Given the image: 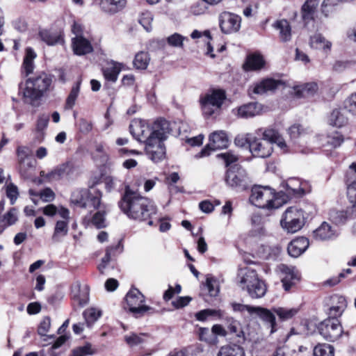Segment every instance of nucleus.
Listing matches in <instances>:
<instances>
[{"label": "nucleus", "instance_id": "1", "mask_svg": "<svg viewBox=\"0 0 356 356\" xmlns=\"http://www.w3.org/2000/svg\"><path fill=\"white\" fill-rule=\"evenodd\" d=\"M118 204L120 209L129 218L138 221L147 220L148 225H153L151 218L152 216L156 214L157 209L149 199L140 195L127 187Z\"/></svg>", "mask_w": 356, "mask_h": 356}, {"label": "nucleus", "instance_id": "2", "mask_svg": "<svg viewBox=\"0 0 356 356\" xmlns=\"http://www.w3.org/2000/svg\"><path fill=\"white\" fill-rule=\"evenodd\" d=\"M52 83L51 76L42 72L29 78L25 87L19 84V94L23 96L25 102H33L40 99L50 88Z\"/></svg>", "mask_w": 356, "mask_h": 356}, {"label": "nucleus", "instance_id": "3", "mask_svg": "<svg viewBox=\"0 0 356 356\" xmlns=\"http://www.w3.org/2000/svg\"><path fill=\"white\" fill-rule=\"evenodd\" d=\"M238 284L241 289L246 291L252 299L264 297L267 291L265 282L259 278L255 270L246 267L238 273Z\"/></svg>", "mask_w": 356, "mask_h": 356}, {"label": "nucleus", "instance_id": "4", "mask_svg": "<svg viewBox=\"0 0 356 356\" xmlns=\"http://www.w3.org/2000/svg\"><path fill=\"white\" fill-rule=\"evenodd\" d=\"M250 201L256 207L263 209H277L282 203L274 189L269 186H254L252 188Z\"/></svg>", "mask_w": 356, "mask_h": 356}, {"label": "nucleus", "instance_id": "5", "mask_svg": "<svg viewBox=\"0 0 356 356\" xmlns=\"http://www.w3.org/2000/svg\"><path fill=\"white\" fill-rule=\"evenodd\" d=\"M226 99L225 91L222 89H211L200 98L202 111L205 116H211L218 111Z\"/></svg>", "mask_w": 356, "mask_h": 356}, {"label": "nucleus", "instance_id": "6", "mask_svg": "<svg viewBox=\"0 0 356 356\" xmlns=\"http://www.w3.org/2000/svg\"><path fill=\"white\" fill-rule=\"evenodd\" d=\"M17 170L22 177L31 179L35 172L36 160L33 157L31 149L27 146H18L16 149Z\"/></svg>", "mask_w": 356, "mask_h": 356}, {"label": "nucleus", "instance_id": "7", "mask_svg": "<svg viewBox=\"0 0 356 356\" xmlns=\"http://www.w3.org/2000/svg\"><path fill=\"white\" fill-rule=\"evenodd\" d=\"M305 218L302 209L295 207H289L283 213L280 224L289 233L299 231L305 225Z\"/></svg>", "mask_w": 356, "mask_h": 356}, {"label": "nucleus", "instance_id": "8", "mask_svg": "<svg viewBox=\"0 0 356 356\" xmlns=\"http://www.w3.org/2000/svg\"><path fill=\"white\" fill-rule=\"evenodd\" d=\"M225 181L232 188L245 190L250 180L246 170L238 164H234L227 170Z\"/></svg>", "mask_w": 356, "mask_h": 356}, {"label": "nucleus", "instance_id": "9", "mask_svg": "<svg viewBox=\"0 0 356 356\" xmlns=\"http://www.w3.org/2000/svg\"><path fill=\"white\" fill-rule=\"evenodd\" d=\"M125 300L130 312L136 318L143 316L151 309V307L143 305L145 297L137 289H131L127 293Z\"/></svg>", "mask_w": 356, "mask_h": 356}, {"label": "nucleus", "instance_id": "10", "mask_svg": "<svg viewBox=\"0 0 356 356\" xmlns=\"http://www.w3.org/2000/svg\"><path fill=\"white\" fill-rule=\"evenodd\" d=\"M320 334L327 341H334L343 333V327L339 319L326 318L318 325Z\"/></svg>", "mask_w": 356, "mask_h": 356}, {"label": "nucleus", "instance_id": "11", "mask_svg": "<svg viewBox=\"0 0 356 356\" xmlns=\"http://www.w3.org/2000/svg\"><path fill=\"white\" fill-rule=\"evenodd\" d=\"M228 145L229 138L226 132L224 131H214L209 136V143L196 155V157L207 156L211 151L227 148Z\"/></svg>", "mask_w": 356, "mask_h": 356}, {"label": "nucleus", "instance_id": "12", "mask_svg": "<svg viewBox=\"0 0 356 356\" xmlns=\"http://www.w3.org/2000/svg\"><path fill=\"white\" fill-rule=\"evenodd\" d=\"M241 18L238 15L229 12H223L219 15V25L225 34L236 33L241 28Z\"/></svg>", "mask_w": 356, "mask_h": 356}, {"label": "nucleus", "instance_id": "13", "mask_svg": "<svg viewBox=\"0 0 356 356\" xmlns=\"http://www.w3.org/2000/svg\"><path fill=\"white\" fill-rule=\"evenodd\" d=\"M129 130L134 138L145 145L150 138H153L152 124H148L144 120L132 121L129 125Z\"/></svg>", "mask_w": 356, "mask_h": 356}, {"label": "nucleus", "instance_id": "14", "mask_svg": "<svg viewBox=\"0 0 356 356\" xmlns=\"http://www.w3.org/2000/svg\"><path fill=\"white\" fill-rule=\"evenodd\" d=\"M145 152L147 157L154 163L163 160L165 157L166 149L164 141L150 138L145 145Z\"/></svg>", "mask_w": 356, "mask_h": 356}, {"label": "nucleus", "instance_id": "15", "mask_svg": "<svg viewBox=\"0 0 356 356\" xmlns=\"http://www.w3.org/2000/svg\"><path fill=\"white\" fill-rule=\"evenodd\" d=\"M250 151L254 156L266 158L271 155L273 147L268 141H264L260 137L253 135Z\"/></svg>", "mask_w": 356, "mask_h": 356}, {"label": "nucleus", "instance_id": "16", "mask_svg": "<svg viewBox=\"0 0 356 356\" xmlns=\"http://www.w3.org/2000/svg\"><path fill=\"white\" fill-rule=\"evenodd\" d=\"M278 268L284 275L282 278V286L286 291H289L300 280L298 273L293 267L283 264L279 265Z\"/></svg>", "mask_w": 356, "mask_h": 356}, {"label": "nucleus", "instance_id": "17", "mask_svg": "<svg viewBox=\"0 0 356 356\" xmlns=\"http://www.w3.org/2000/svg\"><path fill=\"white\" fill-rule=\"evenodd\" d=\"M106 207L103 206L102 209H98L93 214L90 211L83 218V223L88 226H94L97 229L104 228L106 227Z\"/></svg>", "mask_w": 356, "mask_h": 356}, {"label": "nucleus", "instance_id": "18", "mask_svg": "<svg viewBox=\"0 0 356 356\" xmlns=\"http://www.w3.org/2000/svg\"><path fill=\"white\" fill-rule=\"evenodd\" d=\"M153 138L165 141L171 132L170 124L165 119H158L152 124Z\"/></svg>", "mask_w": 356, "mask_h": 356}, {"label": "nucleus", "instance_id": "19", "mask_svg": "<svg viewBox=\"0 0 356 356\" xmlns=\"http://www.w3.org/2000/svg\"><path fill=\"white\" fill-rule=\"evenodd\" d=\"M332 305L327 311V318H337L340 317L347 307L346 300L343 296L334 295L331 296Z\"/></svg>", "mask_w": 356, "mask_h": 356}, {"label": "nucleus", "instance_id": "20", "mask_svg": "<svg viewBox=\"0 0 356 356\" xmlns=\"http://www.w3.org/2000/svg\"><path fill=\"white\" fill-rule=\"evenodd\" d=\"M72 297L81 307L87 304L89 299V289L87 285L82 286L76 282L72 286Z\"/></svg>", "mask_w": 356, "mask_h": 356}, {"label": "nucleus", "instance_id": "21", "mask_svg": "<svg viewBox=\"0 0 356 356\" xmlns=\"http://www.w3.org/2000/svg\"><path fill=\"white\" fill-rule=\"evenodd\" d=\"M261 108V105L259 103L250 102L239 106L234 113L241 118H253L260 114Z\"/></svg>", "mask_w": 356, "mask_h": 356}, {"label": "nucleus", "instance_id": "22", "mask_svg": "<svg viewBox=\"0 0 356 356\" xmlns=\"http://www.w3.org/2000/svg\"><path fill=\"white\" fill-rule=\"evenodd\" d=\"M309 243L305 237H298L288 245L287 251L290 256L298 257L301 255L309 247Z\"/></svg>", "mask_w": 356, "mask_h": 356}, {"label": "nucleus", "instance_id": "23", "mask_svg": "<svg viewBox=\"0 0 356 356\" xmlns=\"http://www.w3.org/2000/svg\"><path fill=\"white\" fill-rule=\"evenodd\" d=\"M72 48L75 54L81 56L92 51L90 42L83 36H76L72 39Z\"/></svg>", "mask_w": 356, "mask_h": 356}, {"label": "nucleus", "instance_id": "24", "mask_svg": "<svg viewBox=\"0 0 356 356\" xmlns=\"http://www.w3.org/2000/svg\"><path fill=\"white\" fill-rule=\"evenodd\" d=\"M337 235L336 229L326 222H323L320 227L314 231V238L319 241L332 239Z\"/></svg>", "mask_w": 356, "mask_h": 356}, {"label": "nucleus", "instance_id": "25", "mask_svg": "<svg viewBox=\"0 0 356 356\" xmlns=\"http://www.w3.org/2000/svg\"><path fill=\"white\" fill-rule=\"evenodd\" d=\"M126 3V0H100L99 7L104 13L113 14L122 10Z\"/></svg>", "mask_w": 356, "mask_h": 356}, {"label": "nucleus", "instance_id": "26", "mask_svg": "<svg viewBox=\"0 0 356 356\" xmlns=\"http://www.w3.org/2000/svg\"><path fill=\"white\" fill-rule=\"evenodd\" d=\"M305 184L297 178H290L284 184L289 195H302L305 193Z\"/></svg>", "mask_w": 356, "mask_h": 356}, {"label": "nucleus", "instance_id": "27", "mask_svg": "<svg viewBox=\"0 0 356 356\" xmlns=\"http://www.w3.org/2000/svg\"><path fill=\"white\" fill-rule=\"evenodd\" d=\"M264 64L263 56L259 54L254 53L247 56L243 69L245 71L259 70L264 67Z\"/></svg>", "mask_w": 356, "mask_h": 356}, {"label": "nucleus", "instance_id": "28", "mask_svg": "<svg viewBox=\"0 0 356 356\" xmlns=\"http://www.w3.org/2000/svg\"><path fill=\"white\" fill-rule=\"evenodd\" d=\"M309 45L313 49H321L326 52L331 49L332 43L321 33H316L310 37Z\"/></svg>", "mask_w": 356, "mask_h": 356}, {"label": "nucleus", "instance_id": "29", "mask_svg": "<svg viewBox=\"0 0 356 356\" xmlns=\"http://www.w3.org/2000/svg\"><path fill=\"white\" fill-rule=\"evenodd\" d=\"M102 197V193L100 191L95 188L89 190L85 208H93L94 210L102 209L104 205L101 203Z\"/></svg>", "mask_w": 356, "mask_h": 356}, {"label": "nucleus", "instance_id": "30", "mask_svg": "<svg viewBox=\"0 0 356 356\" xmlns=\"http://www.w3.org/2000/svg\"><path fill=\"white\" fill-rule=\"evenodd\" d=\"M273 27L280 32L281 41L286 42L291 38V28L286 19H280L273 24Z\"/></svg>", "mask_w": 356, "mask_h": 356}, {"label": "nucleus", "instance_id": "31", "mask_svg": "<svg viewBox=\"0 0 356 356\" xmlns=\"http://www.w3.org/2000/svg\"><path fill=\"white\" fill-rule=\"evenodd\" d=\"M254 314H256L264 321L270 324L271 327V333L275 331V317L271 311L261 307H255L254 310Z\"/></svg>", "mask_w": 356, "mask_h": 356}, {"label": "nucleus", "instance_id": "32", "mask_svg": "<svg viewBox=\"0 0 356 356\" xmlns=\"http://www.w3.org/2000/svg\"><path fill=\"white\" fill-rule=\"evenodd\" d=\"M35 58L36 54L33 49L30 47L27 48L22 64V73L24 74L26 76H28L33 72L35 67L34 59Z\"/></svg>", "mask_w": 356, "mask_h": 356}, {"label": "nucleus", "instance_id": "33", "mask_svg": "<svg viewBox=\"0 0 356 356\" xmlns=\"http://www.w3.org/2000/svg\"><path fill=\"white\" fill-rule=\"evenodd\" d=\"M280 83V81H275L273 79H264L261 82L255 84L253 88V92L255 94L261 95L268 91H273L277 88Z\"/></svg>", "mask_w": 356, "mask_h": 356}, {"label": "nucleus", "instance_id": "34", "mask_svg": "<svg viewBox=\"0 0 356 356\" xmlns=\"http://www.w3.org/2000/svg\"><path fill=\"white\" fill-rule=\"evenodd\" d=\"M17 220V211L13 207L3 216H0V234L2 233L6 227L15 224Z\"/></svg>", "mask_w": 356, "mask_h": 356}, {"label": "nucleus", "instance_id": "35", "mask_svg": "<svg viewBox=\"0 0 356 356\" xmlns=\"http://www.w3.org/2000/svg\"><path fill=\"white\" fill-rule=\"evenodd\" d=\"M217 356H245L243 347L236 344H228L222 346Z\"/></svg>", "mask_w": 356, "mask_h": 356}, {"label": "nucleus", "instance_id": "36", "mask_svg": "<svg viewBox=\"0 0 356 356\" xmlns=\"http://www.w3.org/2000/svg\"><path fill=\"white\" fill-rule=\"evenodd\" d=\"M318 89L315 82L307 83L301 86L294 87L295 93L298 97H305L315 94Z\"/></svg>", "mask_w": 356, "mask_h": 356}, {"label": "nucleus", "instance_id": "37", "mask_svg": "<svg viewBox=\"0 0 356 356\" xmlns=\"http://www.w3.org/2000/svg\"><path fill=\"white\" fill-rule=\"evenodd\" d=\"M319 0H307L302 7V18L305 21L311 20L314 17Z\"/></svg>", "mask_w": 356, "mask_h": 356}, {"label": "nucleus", "instance_id": "38", "mask_svg": "<svg viewBox=\"0 0 356 356\" xmlns=\"http://www.w3.org/2000/svg\"><path fill=\"white\" fill-rule=\"evenodd\" d=\"M328 122L333 127H341L348 123V118L341 110L334 109L331 113Z\"/></svg>", "mask_w": 356, "mask_h": 356}, {"label": "nucleus", "instance_id": "39", "mask_svg": "<svg viewBox=\"0 0 356 356\" xmlns=\"http://www.w3.org/2000/svg\"><path fill=\"white\" fill-rule=\"evenodd\" d=\"M38 35L40 39L48 45H54L61 40L60 35L57 33L47 29L40 31Z\"/></svg>", "mask_w": 356, "mask_h": 356}, {"label": "nucleus", "instance_id": "40", "mask_svg": "<svg viewBox=\"0 0 356 356\" xmlns=\"http://www.w3.org/2000/svg\"><path fill=\"white\" fill-rule=\"evenodd\" d=\"M89 190L79 189L74 191L71 195V202L79 207H86V199Z\"/></svg>", "mask_w": 356, "mask_h": 356}, {"label": "nucleus", "instance_id": "41", "mask_svg": "<svg viewBox=\"0 0 356 356\" xmlns=\"http://www.w3.org/2000/svg\"><path fill=\"white\" fill-rule=\"evenodd\" d=\"M120 71L121 65L118 63H113L111 65L103 70V74L107 81L115 82Z\"/></svg>", "mask_w": 356, "mask_h": 356}, {"label": "nucleus", "instance_id": "42", "mask_svg": "<svg viewBox=\"0 0 356 356\" xmlns=\"http://www.w3.org/2000/svg\"><path fill=\"white\" fill-rule=\"evenodd\" d=\"M256 135L260 137L264 141H268L272 145L274 141H277L280 134L273 129H259L256 131Z\"/></svg>", "mask_w": 356, "mask_h": 356}, {"label": "nucleus", "instance_id": "43", "mask_svg": "<svg viewBox=\"0 0 356 356\" xmlns=\"http://www.w3.org/2000/svg\"><path fill=\"white\" fill-rule=\"evenodd\" d=\"M68 168L67 164L60 165L47 173L46 179L49 181L60 180L66 175Z\"/></svg>", "mask_w": 356, "mask_h": 356}, {"label": "nucleus", "instance_id": "44", "mask_svg": "<svg viewBox=\"0 0 356 356\" xmlns=\"http://www.w3.org/2000/svg\"><path fill=\"white\" fill-rule=\"evenodd\" d=\"M313 355L314 356H334V348L330 344L319 343L314 347Z\"/></svg>", "mask_w": 356, "mask_h": 356}, {"label": "nucleus", "instance_id": "45", "mask_svg": "<svg viewBox=\"0 0 356 356\" xmlns=\"http://www.w3.org/2000/svg\"><path fill=\"white\" fill-rule=\"evenodd\" d=\"M274 313H275L282 321H287L295 316L298 312V309L297 308H286V307H277L273 309Z\"/></svg>", "mask_w": 356, "mask_h": 356}, {"label": "nucleus", "instance_id": "46", "mask_svg": "<svg viewBox=\"0 0 356 356\" xmlns=\"http://www.w3.org/2000/svg\"><path fill=\"white\" fill-rule=\"evenodd\" d=\"M67 224L68 221L66 220L57 221L54 229V232L52 236L53 241H58L60 237L67 235L68 232Z\"/></svg>", "mask_w": 356, "mask_h": 356}, {"label": "nucleus", "instance_id": "47", "mask_svg": "<svg viewBox=\"0 0 356 356\" xmlns=\"http://www.w3.org/2000/svg\"><path fill=\"white\" fill-rule=\"evenodd\" d=\"M81 81H77L72 88L71 91L66 99L65 108V109H72L75 105L76 98L80 90Z\"/></svg>", "mask_w": 356, "mask_h": 356}, {"label": "nucleus", "instance_id": "48", "mask_svg": "<svg viewBox=\"0 0 356 356\" xmlns=\"http://www.w3.org/2000/svg\"><path fill=\"white\" fill-rule=\"evenodd\" d=\"M101 311L92 307L86 309L83 313L86 324L88 327H91L92 325L101 316Z\"/></svg>", "mask_w": 356, "mask_h": 356}, {"label": "nucleus", "instance_id": "49", "mask_svg": "<svg viewBox=\"0 0 356 356\" xmlns=\"http://www.w3.org/2000/svg\"><path fill=\"white\" fill-rule=\"evenodd\" d=\"M149 61L147 53L141 51L137 54L134 60V65L136 69L145 70L147 68Z\"/></svg>", "mask_w": 356, "mask_h": 356}, {"label": "nucleus", "instance_id": "50", "mask_svg": "<svg viewBox=\"0 0 356 356\" xmlns=\"http://www.w3.org/2000/svg\"><path fill=\"white\" fill-rule=\"evenodd\" d=\"M199 337L201 341H205L209 344H216L218 342V338L214 336L212 330H210L207 327L200 328Z\"/></svg>", "mask_w": 356, "mask_h": 356}, {"label": "nucleus", "instance_id": "51", "mask_svg": "<svg viewBox=\"0 0 356 356\" xmlns=\"http://www.w3.org/2000/svg\"><path fill=\"white\" fill-rule=\"evenodd\" d=\"M120 246V242H119L115 246H108L106 249V254L104 257L102 259L101 264L98 266V269L100 271L101 273H104V270L108 263L111 261V255L113 250H117Z\"/></svg>", "mask_w": 356, "mask_h": 356}, {"label": "nucleus", "instance_id": "52", "mask_svg": "<svg viewBox=\"0 0 356 356\" xmlns=\"http://www.w3.org/2000/svg\"><path fill=\"white\" fill-rule=\"evenodd\" d=\"M204 288L211 297H216L219 293L218 282L213 277H207Z\"/></svg>", "mask_w": 356, "mask_h": 356}, {"label": "nucleus", "instance_id": "53", "mask_svg": "<svg viewBox=\"0 0 356 356\" xmlns=\"http://www.w3.org/2000/svg\"><path fill=\"white\" fill-rule=\"evenodd\" d=\"M147 337L145 334H136L133 333L125 336L124 339L127 343L132 347L143 343L145 342Z\"/></svg>", "mask_w": 356, "mask_h": 356}, {"label": "nucleus", "instance_id": "54", "mask_svg": "<svg viewBox=\"0 0 356 356\" xmlns=\"http://www.w3.org/2000/svg\"><path fill=\"white\" fill-rule=\"evenodd\" d=\"M222 319H224L230 333L234 334L237 337H241V334L243 332L239 330V323L236 320L230 316H224Z\"/></svg>", "mask_w": 356, "mask_h": 356}, {"label": "nucleus", "instance_id": "55", "mask_svg": "<svg viewBox=\"0 0 356 356\" xmlns=\"http://www.w3.org/2000/svg\"><path fill=\"white\" fill-rule=\"evenodd\" d=\"M186 39L179 33H175L167 38V42L171 47L181 48L184 45V41Z\"/></svg>", "mask_w": 356, "mask_h": 356}, {"label": "nucleus", "instance_id": "56", "mask_svg": "<svg viewBox=\"0 0 356 356\" xmlns=\"http://www.w3.org/2000/svg\"><path fill=\"white\" fill-rule=\"evenodd\" d=\"M253 135L254 134H252L238 135L234 139V143L236 146L240 147H248L250 148V145L253 138Z\"/></svg>", "mask_w": 356, "mask_h": 356}, {"label": "nucleus", "instance_id": "57", "mask_svg": "<svg viewBox=\"0 0 356 356\" xmlns=\"http://www.w3.org/2000/svg\"><path fill=\"white\" fill-rule=\"evenodd\" d=\"M343 136L338 133H334L327 137V143L332 147L336 148L339 147L343 142Z\"/></svg>", "mask_w": 356, "mask_h": 356}, {"label": "nucleus", "instance_id": "58", "mask_svg": "<svg viewBox=\"0 0 356 356\" xmlns=\"http://www.w3.org/2000/svg\"><path fill=\"white\" fill-rule=\"evenodd\" d=\"M339 0H323L321 4L322 13L327 17L332 12L334 7L339 4Z\"/></svg>", "mask_w": 356, "mask_h": 356}, {"label": "nucleus", "instance_id": "59", "mask_svg": "<svg viewBox=\"0 0 356 356\" xmlns=\"http://www.w3.org/2000/svg\"><path fill=\"white\" fill-rule=\"evenodd\" d=\"M94 354V351L92 350L90 344L80 346L72 350V353L69 356H86Z\"/></svg>", "mask_w": 356, "mask_h": 356}, {"label": "nucleus", "instance_id": "60", "mask_svg": "<svg viewBox=\"0 0 356 356\" xmlns=\"http://www.w3.org/2000/svg\"><path fill=\"white\" fill-rule=\"evenodd\" d=\"M347 195L353 204V211L356 212V181L352 182L347 187Z\"/></svg>", "mask_w": 356, "mask_h": 356}, {"label": "nucleus", "instance_id": "61", "mask_svg": "<svg viewBox=\"0 0 356 356\" xmlns=\"http://www.w3.org/2000/svg\"><path fill=\"white\" fill-rule=\"evenodd\" d=\"M6 194L10 200V204H14L19 195L17 186L10 183L7 186Z\"/></svg>", "mask_w": 356, "mask_h": 356}, {"label": "nucleus", "instance_id": "62", "mask_svg": "<svg viewBox=\"0 0 356 356\" xmlns=\"http://www.w3.org/2000/svg\"><path fill=\"white\" fill-rule=\"evenodd\" d=\"M51 327V319L49 316L44 317L40 322L38 328V333L41 336H46Z\"/></svg>", "mask_w": 356, "mask_h": 356}, {"label": "nucleus", "instance_id": "63", "mask_svg": "<svg viewBox=\"0 0 356 356\" xmlns=\"http://www.w3.org/2000/svg\"><path fill=\"white\" fill-rule=\"evenodd\" d=\"M345 107L348 111L356 115V92L352 93L345 101Z\"/></svg>", "mask_w": 356, "mask_h": 356}, {"label": "nucleus", "instance_id": "64", "mask_svg": "<svg viewBox=\"0 0 356 356\" xmlns=\"http://www.w3.org/2000/svg\"><path fill=\"white\" fill-rule=\"evenodd\" d=\"M306 132L300 124H293L289 129V134L292 139H296Z\"/></svg>", "mask_w": 356, "mask_h": 356}]
</instances>
